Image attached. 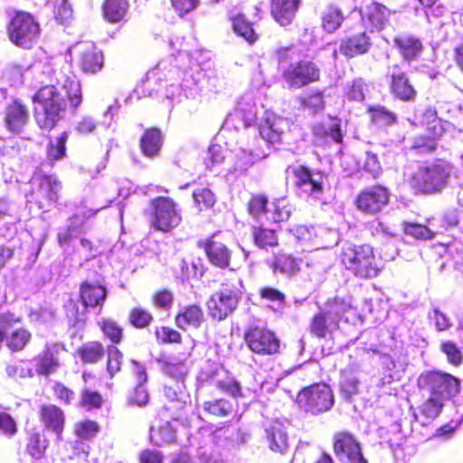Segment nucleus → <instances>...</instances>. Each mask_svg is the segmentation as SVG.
I'll return each instance as SVG.
<instances>
[{
    "mask_svg": "<svg viewBox=\"0 0 463 463\" xmlns=\"http://www.w3.org/2000/svg\"><path fill=\"white\" fill-rule=\"evenodd\" d=\"M389 202L388 190L381 185H374L363 190L356 199L359 210L365 213H376L387 205Z\"/></svg>",
    "mask_w": 463,
    "mask_h": 463,
    "instance_id": "12",
    "label": "nucleus"
},
{
    "mask_svg": "<svg viewBox=\"0 0 463 463\" xmlns=\"http://www.w3.org/2000/svg\"><path fill=\"white\" fill-rule=\"evenodd\" d=\"M292 213V205L286 198L273 201L266 211L267 221L272 222H286Z\"/></svg>",
    "mask_w": 463,
    "mask_h": 463,
    "instance_id": "32",
    "label": "nucleus"
},
{
    "mask_svg": "<svg viewBox=\"0 0 463 463\" xmlns=\"http://www.w3.org/2000/svg\"><path fill=\"white\" fill-rule=\"evenodd\" d=\"M239 288L232 291L222 290L212 296L208 301V308L212 318H226L237 307Z\"/></svg>",
    "mask_w": 463,
    "mask_h": 463,
    "instance_id": "14",
    "label": "nucleus"
},
{
    "mask_svg": "<svg viewBox=\"0 0 463 463\" xmlns=\"http://www.w3.org/2000/svg\"><path fill=\"white\" fill-rule=\"evenodd\" d=\"M404 232L416 239L430 240L434 237V232L428 227L418 223H406Z\"/></svg>",
    "mask_w": 463,
    "mask_h": 463,
    "instance_id": "58",
    "label": "nucleus"
},
{
    "mask_svg": "<svg viewBox=\"0 0 463 463\" xmlns=\"http://www.w3.org/2000/svg\"><path fill=\"white\" fill-rule=\"evenodd\" d=\"M79 235V230L75 226L61 228L58 232V242L61 247L68 248Z\"/></svg>",
    "mask_w": 463,
    "mask_h": 463,
    "instance_id": "61",
    "label": "nucleus"
},
{
    "mask_svg": "<svg viewBox=\"0 0 463 463\" xmlns=\"http://www.w3.org/2000/svg\"><path fill=\"white\" fill-rule=\"evenodd\" d=\"M370 46L371 43L369 37L365 33H362L343 39L339 46V51L343 55L352 58L367 52Z\"/></svg>",
    "mask_w": 463,
    "mask_h": 463,
    "instance_id": "22",
    "label": "nucleus"
},
{
    "mask_svg": "<svg viewBox=\"0 0 463 463\" xmlns=\"http://www.w3.org/2000/svg\"><path fill=\"white\" fill-rule=\"evenodd\" d=\"M394 44L402 57L407 61L416 59L422 51L421 42L411 35H399L394 38Z\"/></svg>",
    "mask_w": 463,
    "mask_h": 463,
    "instance_id": "27",
    "label": "nucleus"
},
{
    "mask_svg": "<svg viewBox=\"0 0 463 463\" xmlns=\"http://www.w3.org/2000/svg\"><path fill=\"white\" fill-rule=\"evenodd\" d=\"M198 381L202 386L209 384L214 386L223 392L229 393L233 397L241 396V384L232 377L226 376L224 379L220 377V373L213 372L211 374L207 372H201L198 376Z\"/></svg>",
    "mask_w": 463,
    "mask_h": 463,
    "instance_id": "17",
    "label": "nucleus"
},
{
    "mask_svg": "<svg viewBox=\"0 0 463 463\" xmlns=\"http://www.w3.org/2000/svg\"><path fill=\"white\" fill-rule=\"evenodd\" d=\"M334 450L342 463H367L362 455L359 443L349 433L340 432L335 435Z\"/></svg>",
    "mask_w": 463,
    "mask_h": 463,
    "instance_id": "11",
    "label": "nucleus"
},
{
    "mask_svg": "<svg viewBox=\"0 0 463 463\" xmlns=\"http://www.w3.org/2000/svg\"><path fill=\"white\" fill-rule=\"evenodd\" d=\"M150 439L156 445L162 446L175 439V431L169 422H165L158 430L150 428Z\"/></svg>",
    "mask_w": 463,
    "mask_h": 463,
    "instance_id": "43",
    "label": "nucleus"
},
{
    "mask_svg": "<svg viewBox=\"0 0 463 463\" xmlns=\"http://www.w3.org/2000/svg\"><path fill=\"white\" fill-rule=\"evenodd\" d=\"M59 81L61 82V89L65 92L67 99L70 103V108L74 113L82 102L80 83L77 77L73 74L64 75L62 79L59 80Z\"/></svg>",
    "mask_w": 463,
    "mask_h": 463,
    "instance_id": "25",
    "label": "nucleus"
},
{
    "mask_svg": "<svg viewBox=\"0 0 463 463\" xmlns=\"http://www.w3.org/2000/svg\"><path fill=\"white\" fill-rule=\"evenodd\" d=\"M54 17L63 24L72 17V9L67 0H56L54 5Z\"/></svg>",
    "mask_w": 463,
    "mask_h": 463,
    "instance_id": "60",
    "label": "nucleus"
},
{
    "mask_svg": "<svg viewBox=\"0 0 463 463\" xmlns=\"http://www.w3.org/2000/svg\"><path fill=\"white\" fill-rule=\"evenodd\" d=\"M49 442L44 435L40 433L31 434V457L42 459Z\"/></svg>",
    "mask_w": 463,
    "mask_h": 463,
    "instance_id": "51",
    "label": "nucleus"
},
{
    "mask_svg": "<svg viewBox=\"0 0 463 463\" xmlns=\"http://www.w3.org/2000/svg\"><path fill=\"white\" fill-rule=\"evenodd\" d=\"M269 448L274 452L284 453L288 446V437L284 424L279 420L271 422L265 430Z\"/></svg>",
    "mask_w": 463,
    "mask_h": 463,
    "instance_id": "21",
    "label": "nucleus"
},
{
    "mask_svg": "<svg viewBox=\"0 0 463 463\" xmlns=\"http://www.w3.org/2000/svg\"><path fill=\"white\" fill-rule=\"evenodd\" d=\"M372 118L376 124L391 125L396 121V116L384 107H375L371 109Z\"/></svg>",
    "mask_w": 463,
    "mask_h": 463,
    "instance_id": "59",
    "label": "nucleus"
},
{
    "mask_svg": "<svg viewBox=\"0 0 463 463\" xmlns=\"http://www.w3.org/2000/svg\"><path fill=\"white\" fill-rule=\"evenodd\" d=\"M333 392L327 384L317 383L301 390L297 397L298 406L306 412L317 415L334 405Z\"/></svg>",
    "mask_w": 463,
    "mask_h": 463,
    "instance_id": "6",
    "label": "nucleus"
},
{
    "mask_svg": "<svg viewBox=\"0 0 463 463\" xmlns=\"http://www.w3.org/2000/svg\"><path fill=\"white\" fill-rule=\"evenodd\" d=\"M89 446L83 440L76 439L75 441L63 442L59 445V455L61 460L69 458L73 459L75 456L88 453Z\"/></svg>",
    "mask_w": 463,
    "mask_h": 463,
    "instance_id": "42",
    "label": "nucleus"
},
{
    "mask_svg": "<svg viewBox=\"0 0 463 463\" xmlns=\"http://www.w3.org/2000/svg\"><path fill=\"white\" fill-rule=\"evenodd\" d=\"M82 362L88 364L98 363L104 355V348L99 342H89L78 349Z\"/></svg>",
    "mask_w": 463,
    "mask_h": 463,
    "instance_id": "41",
    "label": "nucleus"
},
{
    "mask_svg": "<svg viewBox=\"0 0 463 463\" xmlns=\"http://www.w3.org/2000/svg\"><path fill=\"white\" fill-rule=\"evenodd\" d=\"M106 289L100 285L85 282L80 288V296L86 307H95L100 306L106 298Z\"/></svg>",
    "mask_w": 463,
    "mask_h": 463,
    "instance_id": "30",
    "label": "nucleus"
},
{
    "mask_svg": "<svg viewBox=\"0 0 463 463\" xmlns=\"http://www.w3.org/2000/svg\"><path fill=\"white\" fill-rule=\"evenodd\" d=\"M135 365V370L137 373V380L139 384L135 388V390L129 393L128 401L131 405L143 407L147 404L149 401L148 392L143 383L146 381V375L145 369L137 362L133 361Z\"/></svg>",
    "mask_w": 463,
    "mask_h": 463,
    "instance_id": "29",
    "label": "nucleus"
},
{
    "mask_svg": "<svg viewBox=\"0 0 463 463\" xmlns=\"http://www.w3.org/2000/svg\"><path fill=\"white\" fill-rule=\"evenodd\" d=\"M100 326L104 335L107 337H109L112 342H120L122 336V330L116 325L114 320H103Z\"/></svg>",
    "mask_w": 463,
    "mask_h": 463,
    "instance_id": "64",
    "label": "nucleus"
},
{
    "mask_svg": "<svg viewBox=\"0 0 463 463\" xmlns=\"http://www.w3.org/2000/svg\"><path fill=\"white\" fill-rule=\"evenodd\" d=\"M128 7V0H106L102 5L103 16L111 24L119 23L125 18Z\"/></svg>",
    "mask_w": 463,
    "mask_h": 463,
    "instance_id": "31",
    "label": "nucleus"
},
{
    "mask_svg": "<svg viewBox=\"0 0 463 463\" xmlns=\"http://www.w3.org/2000/svg\"><path fill=\"white\" fill-rule=\"evenodd\" d=\"M155 218L153 226L162 232H170L181 222V215L175 203L168 197H158L153 201Z\"/></svg>",
    "mask_w": 463,
    "mask_h": 463,
    "instance_id": "8",
    "label": "nucleus"
},
{
    "mask_svg": "<svg viewBox=\"0 0 463 463\" xmlns=\"http://www.w3.org/2000/svg\"><path fill=\"white\" fill-rule=\"evenodd\" d=\"M79 65L85 73H96L103 67V55L92 43L80 45Z\"/></svg>",
    "mask_w": 463,
    "mask_h": 463,
    "instance_id": "16",
    "label": "nucleus"
},
{
    "mask_svg": "<svg viewBox=\"0 0 463 463\" xmlns=\"http://www.w3.org/2000/svg\"><path fill=\"white\" fill-rule=\"evenodd\" d=\"M99 430L97 422L90 420L80 421L75 426V433L78 439H90L94 438Z\"/></svg>",
    "mask_w": 463,
    "mask_h": 463,
    "instance_id": "50",
    "label": "nucleus"
},
{
    "mask_svg": "<svg viewBox=\"0 0 463 463\" xmlns=\"http://www.w3.org/2000/svg\"><path fill=\"white\" fill-rule=\"evenodd\" d=\"M274 272H280L285 275H294L300 269V261L291 255L279 254L271 265Z\"/></svg>",
    "mask_w": 463,
    "mask_h": 463,
    "instance_id": "37",
    "label": "nucleus"
},
{
    "mask_svg": "<svg viewBox=\"0 0 463 463\" xmlns=\"http://www.w3.org/2000/svg\"><path fill=\"white\" fill-rule=\"evenodd\" d=\"M255 243L262 249L274 247L278 244V237L271 229L258 228L253 232Z\"/></svg>",
    "mask_w": 463,
    "mask_h": 463,
    "instance_id": "47",
    "label": "nucleus"
},
{
    "mask_svg": "<svg viewBox=\"0 0 463 463\" xmlns=\"http://www.w3.org/2000/svg\"><path fill=\"white\" fill-rule=\"evenodd\" d=\"M268 208L267 199L261 195L253 197L249 203V213L258 221H261L263 217L266 218Z\"/></svg>",
    "mask_w": 463,
    "mask_h": 463,
    "instance_id": "53",
    "label": "nucleus"
},
{
    "mask_svg": "<svg viewBox=\"0 0 463 463\" xmlns=\"http://www.w3.org/2000/svg\"><path fill=\"white\" fill-rule=\"evenodd\" d=\"M295 184L299 192L307 196L318 198L324 189L325 176L320 172H312L305 166H298L293 169Z\"/></svg>",
    "mask_w": 463,
    "mask_h": 463,
    "instance_id": "10",
    "label": "nucleus"
},
{
    "mask_svg": "<svg viewBox=\"0 0 463 463\" xmlns=\"http://www.w3.org/2000/svg\"><path fill=\"white\" fill-rule=\"evenodd\" d=\"M64 350V345L59 343L47 345L45 350L34 359L37 373L41 375L54 373L60 367L59 354Z\"/></svg>",
    "mask_w": 463,
    "mask_h": 463,
    "instance_id": "15",
    "label": "nucleus"
},
{
    "mask_svg": "<svg viewBox=\"0 0 463 463\" xmlns=\"http://www.w3.org/2000/svg\"><path fill=\"white\" fill-rule=\"evenodd\" d=\"M360 380L356 367L347 366L341 373L340 388L345 397H351L358 392Z\"/></svg>",
    "mask_w": 463,
    "mask_h": 463,
    "instance_id": "33",
    "label": "nucleus"
},
{
    "mask_svg": "<svg viewBox=\"0 0 463 463\" xmlns=\"http://www.w3.org/2000/svg\"><path fill=\"white\" fill-rule=\"evenodd\" d=\"M34 118L37 125L50 130L63 118L66 103L53 85L41 88L33 96Z\"/></svg>",
    "mask_w": 463,
    "mask_h": 463,
    "instance_id": "3",
    "label": "nucleus"
},
{
    "mask_svg": "<svg viewBox=\"0 0 463 463\" xmlns=\"http://www.w3.org/2000/svg\"><path fill=\"white\" fill-rule=\"evenodd\" d=\"M340 259L345 267L358 278H373L380 272L373 248L369 245L345 243L342 248Z\"/></svg>",
    "mask_w": 463,
    "mask_h": 463,
    "instance_id": "4",
    "label": "nucleus"
},
{
    "mask_svg": "<svg viewBox=\"0 0 463 463\" xmlns=\"http://www.w3.org/2000/svg\"><path fill=\"white\" fill-rule=\"evenodd\" d=\"M239 110L245 127L251 126L257 120V106L251 100L242 99L239 104Z\"/></svg>",
    "mask_w": 463,
    "mask_h": 463,
    "instance_id": "49",
    "label": "nucleus"
},
{
    "mask_svg": "<svg viewBox=\"0 0 463 463\" xmlns=\"http://www.w3.org/2000/svg\"><path fill=\"white\" fill-rule=\"evenodd\" d=\"M444 403L443 401L429 395L426 402L419 408V415L417 417H419L420 423L426 425L436 419L439 415Z\"/></svg>",
    "mask_w": 463,
    "mask_h": 463,
    "instance_id": "34",
    "label": "nucleus"
},
{
    "mask_svg": "<svg viewBox=\"0 0 463 463\" xmlns=\"http://www.w3.org/2000/svg\"><path fill=\"white\" fill-rule=\"evenodd\" d=\"M287 122L282 118L273 113L265 111L264 116L259 123L260 135L263 145L268 151L257 149L250 151L242 147L236 149L234 153V171L243 173L251 167L256 162L266 158L269 155V144L279 143L284 131Z\"/></svg>",
    "mask_w": 463,
    "mask_h": 463,
    "instance_id": "1",
    "label": "nucleus"
},
{
    "mask_svg": "<svg viewBox=\"0 0 463 463\" xmlns=\"http://www.w3.org/2000/svg\"><path fill=\"white\" fill-rule=\"evenodd\" d=\"M392 92L402 100H410L416 95V91L410 84L409 80L404 72L395 66L392 71Z\"/></svg>",
    "mask_w": 463,
    "mask_h": 463,
    "instance_id": "24",
    "label": "nucleus"
},
{
    "mask_svg": "<svg viewBox=\"0 0 463 463\" xmlns=\"http://www.w3.org/2000/svg\"><path fill=\"white\" fill-rule=\"evenodd\" d=\"M366 85L361 80H354L348 87L346 96L351 100L362 101L365 96Z\"/></svg>",
    "mask_w": 463,
    "mask_h": 463,
    "instance_id": "62",
    "label": "nucleus"
},
{
    "mask_svg": "<svg viewBox=\"0 0 463 463\" xmlns=\"http://www.w3.org/2000/svg\"><path fill=\"white\" fill-rule=\"evenodd\" d=\"M204 250L213 265L226 268L230 264L232 252L223 243L213 239L208 240L204 244Z\"/></svg>",
    "mask_w": 463,
    "mask_h": 463,
    "instance_id": "23",
    "label": "nucleus"
},
{
    "mask_svg": "<svg viewBox=\"0 0 463 463\" xmlns=\"http://www.w3.org/2000/svg\"><path fill=\"white\" fill-rule=\"evenodd\" d=\"M203 409L205 411L214 416L225 417L232 413L233 406L228 400L218 399L205 402L203 403Z\"/></svg>",
    "mask_w": 463,
    "mask_h": 463,
    "instance_id": "46",
    "label": "nucleus"
},
{
    "mask_svg": "<svg viewBox=\"0 0 463 463\" xmlns=\"http://www.w3.org/2000/svg\"><path fill=\"white\" fill-rule=\"evenodd\" d=\"M390 12L382 5L373 4L367 14L366 23L372 29H383L388 23Z\"/></svg>",
    "mask_w": 463,
    "mask_h": 463,
    "instance_id": "40",
    "label": "nucleus"
},
{
    "mask_svg": "<svg viewBox=\"0 0 463 463\" xmlns=\"http://www.w3.org/2000/svg\"><path fill=\"white\" fill-rule=\"evenodd\" d=\"M337 323L335 320H313L311 324V331L318 337H326L336 329Z\"/></svg>",
    "mask_w": 463,
    "mask_h": 463,
    "instance_id": "57",
    "label": "nucleus"
},
{
    "mask_svg": "<svg viewBox=\"0 0 463 463\" xmlns=\"http://www.w3.org/2000/svg\"><path fill=\"white\" fill-rule=\"evenodd\" d=\"M164 373L169 377L168 382L184 381L187 373V369L184 364L167 363L164 366Z\"/></svg>",
    "mask_w": 463,
    "mask_h": 463,
    "instance_id": "55",
    "label": "nucleus"
},
{
    "mask_svg": "<svg viewBox=\"0 0 463 463\" xmlns=\"http://www.w3.org/2000/svg\"><path fill=\"white\" fill-rule=\"evenodd\" d=\"M61 189V184L53 175H44L40 177L37 196H43L45 203L38 202L39 208H49L58 200L59 193Z\"/></svg>",
    "mask_w": 463,
    "mask_h": 463,
    "instance_id": "20",
    "label": "nucleus"
},
{
    "mask_svg": "<svg viewBox=\"0 0 463 463\" xmlns=\"http://www.w3.org/2000/svg\"><path fill=\"white\" fill-rule=\"evenodd\" d=\"M290 232L302 247V250H313L331 246L324 240V236L329 234L330 232L324 228L315 229L314 227L298 225Z\"/></svg>",
    "mask_w": 463,
    "mask_h": 463,
    "instance_id": "13",
    "label": "nucleus"
},
{
    "mask_svg": "<svg viewBox=\"0 0 463 463\" xmlns=\"http://www.w3.org/2000/svg\"><path fill=\"white\" fill-rule=\"evenodd\" d=\"M232 28L238 35L250 43H253L257 40V34L251 24L243 15H237L232 19Z\"/></svg>",
    "mask_w": 463,
    "mask_h": 463,
    "instance_id": "44",
    "label": "nucleus"
},
{
    "mask_svg": "<svg viewBox=\"0 0 463 463\" xmlns=\"http://www.w3.org/2000/svg\"><path fill=\"white\" fill-rule=\"evenodd\" d=\"M163 143L161 131L156 128L146 130L140 139V147L143 154L147 157H154L158 155Z\"/></svg>",
    "mask_w": 463,
    "mask_h": 463,
    "instance_id": "28",
    "label": "nucleus"
},
{
    "mask_svg": "<svg viewBox=\"0 0 463 463\" xmlns=\"http://www.w3.org/2000/svg\"><path fill=\"white\" fill-rule=\"evenodd\" d=\"M52 391L55 397L64 404H71L75 399V393L73 391L66 387L61 383L54 382Z\"/></svg>",
    "mask_w": 463,
    "mask_h": 463,
    "instance_id": "63",
    "label": "nucleus"
},
{
    "mask_svg": "<svg viewBox=\"0 0 463 463\" xmlns=\"http://www.w3.org/2000/svg\"><path fill=\"white\" fill-rule=\"evenodd\" d=\"M451 173L452 166L447 162L425 163L411 175L409 184L416 194H439L448 186Z\"/></svg>",
    "mask_w": 463,
    "mask_h": 463,
    "instance_id": "2",
    "label": "nucleus"
},
{
    "mask_svg": "<svg viewBox=\"0 0 463 463\" xmlns=\"http://www.w3.org/2000/svg\"><path fill=\"white\" fill-rule=\"evenodd\" d=\"M419 387L429 395L444 402L454 397L459 391V380L442 372H426L418 379Z\"/></svg>",
    "mask_w": 463,
    "mask_h": 463,
    "instance_id": "5",
    "label": "nucleus"
},
{
    "mask_svg": "<svg viewBox=\"0 0 463 463\" xmlns=\"http://www.w3.org/2000/svg\"><path fill=\"white\" fill-rule=\"evenodd\" d=\"M314 133L317 136L329 137L333 141L340 144L343 140L341 120L339 118H330L327 123L316 126Z\"/></svg>",
    "mask_w": 463,
    "mask_h": 463,
    "instance_id": "39",
    "label": "nucleus"
},
{
    "mask_svg": "<svg viewBox=\"0 0 463 463\" xmlns=\"http://www.w3.org/2000/svg\"><path fill=\"white\" fill-rule=\"evenodd\" d=\"M286 82L295 89H299L319 80L320 69L311 61H302L291 63L284 71Z\"/></svg>",
    "mask_w": 463,
    "mask_h": 463,
    "instance_id": "9",
    "label": "nucleus"
},
{
    "mask_svg": "<svg viewBox=\"0 0 463 463\" xmlns=\"http://www.w3.org/2000/svg\"><path fill=\"white\" fill-rule=\"evenodd\" d=\"M323 27L327 33L336 31L344 21V16L339 8L328 7L323 14Z\"/></svg>",
    "mask_w": 463,
    "mask_h": 463,
    "instance_id": "45",
    "label": "nucleus"
},
{
    "mask_svg": "<svg viewBox=\"0 0 463 463\" xmlns=\"http://www.w3.org/2000/svg\"><path fill=\"white\" fill-rule=\"evenodd\" d=\"M440 348L451 364L458 365L462 363L463 354L456 344L451 341H446L441 344Z\"/></svg>",
    "mask_w": 463,
    "mask_h": 463,
    "instance_id": "56",
    "label": "nucleus"
},
{
    "mask_svg": "<svg viewBox=\"0 0 463 463\" xmlns=\"http://www.w3.org/2000/svg\"><path fill=\"white\" fill-rule=\"evenodd\" d=\"M302 0H272L270 13L274 20L281 26L290 24L299 8Z\"/></svg>",
    "mask_w": 463,
    "mask_h": 463,
    "instance_id": "19",
    "label": "nucleus"
},
{
    "mask_svg": "<svg viewBox=\"0 0 463 463\" xmlns=\"http://www.w3.org/2000/svg\"><path fill=\"white\" fill-rule=\"evenodd\" d=\"M26 121V110L17 101H14L7 108L5 116L6 126L11 131L18 132Z\"/></svg>",
    "mask_w": 463,
    "mask_h": 463,
    "instance_id": "35",
    "label": "nucleus"
},
{
    "mask_svg": "<svg viewBox=\"0 0 463 463\" xmlns=\"http://www.w3.org/2000/svg\"><path fill=\"white\" fill-rule=\"evenodd\" d=\"M165 395L170 402L176 403V409H182L189 399L184 381L165 383Z\"/></svg>",
    "mask_w": 463,
    "mask_h": 463,
    "instance_id": "36",
    "label": "nucleus"
},
{
    "mask_svg": "<svg viewBox=\"0 0 463 463\" xmlns=\"http://www.w3.org/2000/svg\"><path fill=\"white\" fill-rule=\"evenodd\" d=\"M244 338L249 348L259 354H274L280 347L279 338L265 327L250 326L245 332Z\"/></svg>",
    "mask_w": 463,
    "mask_h": 463,
    "instance_id": "7",
    "label": "nucleus"
},
{
    "mask_svg": "<svg viewBox=\"0 0 463 463\" xmlns=\"http://www.w3.org/2000/svg\"><path fill=\"white\" fill-rule=\"evenodd\" d=\"M122 353L114 345L108 348L107 371L111 377L120 371L122 362Z\"/></svg>",
    "mask_w": 463,
    "mask_h": 463,
    "instance_id": "52",
    "label": "nucleus"
},
{
    "mask_svg": "<svg viewBox=\"0 0 463 463\" xmlns=\"http://www.w3.org/2000/svg\"><path fill=\"white\" fill-rule=\"evenodd\" d=\"M193 198L194 204L199 211L213 207L216 201L213 192L204 187L194 190L193 193Z\"/></svg>",
    "mask_w": 463,
    "mask_h": 463,
    "instance_id": "48",
    "label": "nucleus"
},
{
    "mask_svg": "<svg viewBox=\"0 0 463 463\" xmlns=\"http://www.w3.org/2000/svg\"><path fill=\"white\" fill-rule=\"evenodd\" d=\"M69 135L62 132L55 140H50L47 146V159L50 163L44 164V166H52V162L63 158L66 155L65 144Z\"/></svg>",
    "mask_w": 463,
    "mask_h": 463,
    "instance_id": "38",
    "label": "nucleus"
},
{
    "mask_svg": "<svg viewBox=\"0 0 463 463\" xmlns=\"http://www.w3.org/2000/svg\"><path fill=\"white\" fill-rule=\"evenodd\" d=\"M8 34L13 43L16 46L26 48L29 42V14L24 12H17L10 22Z\"/></svg>",
    "mask_w": 463,
    "mask_h": 463,
    "instance_id": "18",
    "label": "nucleus"
},
{
    "mask_svg": "<svg viewBox=\"0 0 463 463\" xmlns=\"http://www.w3.org/2000/svg\"><path fill=\"white\" fill-rule=\"evenodd\" d=\"M41 419L46 428L60 437L64 424L63 411L55 405H44L41 408Z\"/></svg>",
    "mask_w": 463,
    "mask_h": 463,
    "instance_id": "26",
    "label": "nucleus"
},
{
    "mask_svg": "<svg viewBox=\"0 0 463 463\" xmlns=\"http://www.w3.org/2000/svg\"><path fill=\"white\" fill-rule=\"evenodd\" d=\"M173 293L167 289L156 291L152 297L153 305L162 310H169L173 306Z\"/></svg>",
    "mask_w": 463,
    "mask_h": 463,
    "instance_id": "54",
    "label": "nucleus"
}]
</instances>
